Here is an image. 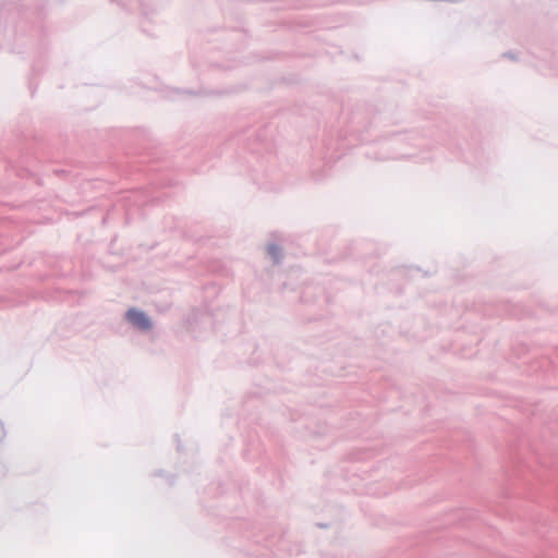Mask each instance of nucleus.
Segmentation results:
<instances>
[{
    "label": "nucleus",
    "instance_id": "obj_1",
    "mask_svg": "<svg viewBox=\"0 0 558 558\" xmlns=\"http://www.w3.org/2000/svg\"><path fill=\"white\" fill-rule=\"evenodd\" d=\"M128 320L141 330H148L151 327L149 318L141 311L130 310L126 313Z\"/></svg>",
    "mask_w": 558,
    "mask_h": 558
},
{
    "label": "nucleus",
    "instance_id": "obj_2",
    "mask_svg": "<svg viewBox=\"0 0 558 558\" xmlns=\"http://www.w3.org/2000/svg\"><path fill=\"white\" fill-rule=\"evenodd\" d=\"M268 253L275 258L277 259L278 258V255H279V248L278 246L276 245H270L268 247Z\"/></svg>",
    "mask_w": 558,
    "mask_h": 558
}]
</instances>
